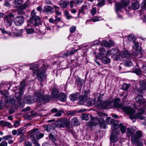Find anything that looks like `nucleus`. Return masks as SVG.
Returning a JSON list of instances; mask_svg holds the SVG:
<instances>
[{"label":"nucleus","instance_id":"obj_46","mask_svg":"<svg viewBox=\"0 0 146 146\" xmlns=\"http://www.w3.org/2000/svg\"><path fill=\"white\" fill-rule=\"evenodd\" d=\"M130 87V85L127 84H123L122 89V90L126 91Z\"/></svg>","mask_w":146,"mask_h":146},{"label":"nucleus","instance_id":"obj_53","mask_svg":"<svg viewBox=\"0 0 146 146\" xmlns=\"http://www.w3.org/2000/svg\"><path fill=\"white\" fill-rule=\"evenodd\" d=\"M64 14L66 18L68 19H70L72 18V17L67 11H65Z\"/></svg>","mask_w":146,"mask_h":146},{"label":"nucleus","instance_id":"obj_30","mask_svg":"<svg viewBox=\"0 0 146 146\" xmlns=\"http://www.w3.org/2000/svg\"><path fill=\"white\" fill-rule=\"evenodd\" d=\"M58 90L55 88H53L52 89V96L53 98H57L58 97Z\"/></svg>","mask_w":146,"mask_h":146},{"label":"nucleus","instance_id":"obj_51","mask_svg":"<svg viewBox=\"0 0 146 146\" xmlns=\"http://www.w3.org/2000/svg\"><path fill=\"white\" fill-rule=\"evenodd\" d=\"M134 36L132 35H129L127 37V40L129 41H134Z\"/></svg>","mask_w":146,"mask_h":146},{"label":"nucleus","instance_id":"obj_9","mask_svg":"<svg viewBox=\"0 0 146 146\" xmlns=\"http://www.w3.org/2000/svg\"><path fill=\"white\" fill-rule=\"evenodd\" d=\"M114 57L115 60L117 61L120 60L121 58H127L130 55L127 51H124L120 52L117 50V53L116 54H114Z\"/></svg>","mask_w":146,"mask_h":146},{"label":"nucleus","instance_id":"obj_20","mask_svg":"<svg viewBox=\"0 0 146 146\" xmlns=\"http://www.w3.org/2000/svg\"><path fill=\"white\" fill-rule=\"evenodd\" d=\"M99 54L96 56V58L98 59H100L106 55V52L105 51V48H100L99 49Z\"/></svg>","mask_w":146,"mask_h":146},{"label":"nucleus","instance_id":"obj_40","mask_svg":"<svg viewBox=\"0 0 146 146\" xmlns=\"http://www.w3.org/2000/svg\"><path fill=\"white\" fill-rule=\"evenodd\" d=\"M87 97L86 95H84L81 96L80 98V103L82 104L86 102L87 100Z\"/></svg>","mask_w":146,"mask_h":146},{"label":"nucleus","instance_id":"obj_16","mask_svg":"<svg viewBox=\"0 0 146 146\" xmlns=\"http://www.w3.org/2000/svg\"><path fill=\"white\" fill-rule=\"evenodd\" d=\"M54 11V9L52 6L47 5L44 7L43 12L46 14H49L53 13Z\"/></svg>","mask_w":146,"mask_h":146},{"label":"nucleus","instance_id":"obj_45","mask_svg":"<svg viewBox=\"0 0 146 146\" xmlns=\"http://www.w3.org/2000/svg\"><path fill=\"white\" fill-rule=\"evenodd\" d=\"M83 81L79 78L78 77L76 80V82L78 85L82 86Z\"/></svg>","mask_w":146,"mask_h":146},{"label":"nucleus","instance_id":"obj_33","mask_svg":"<svg viewBox=\"0 0 146 146\" xmlns=\"http://www.w3.org/2000/svg\"><path fill=\"white\" fill-rule=\"evenodd\" d=\"M117 50L115 49H113L111 50H108L107 52H106V56H110L112 54H113V56L114 54H116L117 53Z\"/></svg>","mask_w":146,"mask_h":146},{"label":"nucleus","instance_id":"obj_21","mask_svg":"<svg viewBox=\"0 0 146 146\" xmlns=\"http://www.w3.org/2000/svg\"><path fill=\"white\" fill-rule=\"evenodd\" d=\"M133 43L134 44V46H133V51H134L135 50V52L134 53H133V54L134 55H135L136 56H137V54L139 52V44L138 42H137L133 40Z\"/></svg>","mask_w":146,"mask_h":146},{"label":"nucleus","instance_id":"obj_22","mask_svg":"<svg viewBox=\"0 0 146 146\" xmlns=\"http://www.w3.org/2000/svg\"><path fill=\"white\" fill-rule=\"evenodd\" d=\"M128 135H129V134L130 136L132 137V135H134L138 139L139 138H141L142 136V133L140 131H137L136 133V135H135L132 133L131 130L129 129L128 131Z\"/></svg>","mask_w":146,"mask_h":146},{"label":"nucleus","instance_id":"obj_27","mask_svg":"<svg viewBox=\"0 0 146 146\" xmlns=\"http://www.w3.org/2000/svg\"><path fill=\"white\" fill-rule=\"evenodd\" d=\"M135 100L138 103L140 104H143L145 102L144 98L142 95H138L137 96Z\"/></svg>","mask_w":146,"mask_h":146},{"label":"nucleus","instance_id":"obj_23","mask_svg":"<svg viewBox=\"0 0 146 146\" xmlns=\"http://www.w3.org/2000/svg\"><path fill=\"white\" fill-rule=\"evenodd\" d=\"M117 133H111V135L110 137V139L111 143H115L118 141L117 138Z\"/></svg>","mask_w":146,"mask_h":146},{"label":"nucleus","instance_id":"obj_28","mask_svg":"<svg viewBox=\"0 0 146 146\" xmlns=\"http://www.w3.org/2000/svg\"><path fill=\"white\" fill-rule=\"evenodd\" d=\"M0 125L2 127H8L9 128L12 127V125L10 123L7 121H5L3 120L1 121H0Z\"/></svg>","mask_w":146,"mask_h":146},{"label":"nucleus","instance_id":"obj_56","mask_svg":"<svg viewBox=\"0 0 146 146\" xmlns=\"http://www.w3.org/2000/svg\"><path fill=\"white\" fill-rule=\"evenodd\" d=\"M76 111H68L67 113V115H74L75 114Z\"/></svg>","mask_w":146,"mask_h":146},{"label":"nucleus","instance_id":"obj_7","mask_svg":"<svg viewBox=\"0 0 146 146\" xmlns=\"http://www.w3.org/2000/svg\"><path fill=\"white\" fill-rule=\"evenodd\" d=\"M130 3V2L128 0H125L121 3H117L115 5V10L118 15V17L122 18V16L121 15H119L118 13V11L123 7H126Z\"/></svg>","mask_w":146,"mask_h":146},{"label":"nucleus","instance_id":"obj_42","mask_svg":"<svg viewBox=\"0 0 146 146\" xmlns=\"http://www.w3.org/2000/svg\"><path fill=\"white\" fill-rule=\"evenodd\" d=\"M140 85L141 88L144 90H146V81H142L140 82Z\"/></svg>","mask_w":146,"mask_h":146},{"label":"nucleus","instance_id":"obj_61","mask_svg":"<svg viewBox=\"0 0 146 146\" xmlns=\"http://www.w3.org/2000/svg\"><path fill=\"white\" fill-rule=\"evenodd\" d=\"M96 13V10L95 8H92V10L91 11V13L92 15H95Z\"/></svg>","mask_w":146,"mask_h":146},{"label":"nucleus","instance_id":"obj_39","mask_svg":"<svg viewBox=\"0 0 146 146\" xmlns=\"http://www.w3.org/2000/svg\"><path fill=\"white\" fill-rule=\"evenodd\" d=\"M22 30H17L13 32V34L15 36H20L22 35Z\"/></svg>","mask_w":146,"mask_h":146},{"label":"nucleus","instance_id":"obj_41","mask_svg":"<svg viewBox=\"0 0 146 146\" xmlns=\"http://www.w3.org/2000/svg\"><path fill=\"white\" fill-rule=\"evenodd\" d=\"M71 123L74 125H77L79 124L78 120L76 117H74L72 118Z\"/></svg>","mask_w":146,"mask_h":146},{"label":"nucleus","instance_id":"obj_10","mask_svg":"<svg viewBox=\"0 0 146 146\" xmlns=\"http://www.w3.org/2000/svg\"><path fill=\"white\" fill-rule=\"evenodd\" d=\"M119 127V128L122 134L125 132L126 128L125 126L123 125L122 123H120L119 125H117L116 123H113L112 126H111L112 130V132H113V133H116L115 131Z\"/></svg>","mask_w":146,"mask_h":146},{"label":"nucleus","instance_id":"obj_62","mask_svg":"<svg viewBox=\"0 0 146 146\" xmlns=\"http://www.w3.org/2000/svg\"><path fill=\"white\" fill-rule=\"evenodd\" d=\"M134 72L137 75H139L141 74V70L140 68H137L134 71Z\"/></svg>","mask_w":146,"mask_h":146},{"label":"nucleus","instance_id":"obj_58","mask_svg":"<svg viewBox=\"0 0 146 146\" xmlns=\"http://www.w3.org/2000/svg\"><path fill=\"white\" fill-rule=\"evenodd\" d=\"M85 9L82 6L80 8V9H79V12L78 13V14L80 15L81 13H82V14H84L85 12H84V11L85 10Z\"/></svg>","mask_w":146,"mask_h":146},{"label":"nucleus","instance_id":"obj_17","mask_svg":"<svg viewBox=\"0 0 146 146\" xmlns=\"http://www.w3.org/2000/svg\"><path fill=\"white\" fill-rule=\"evenodd\" d=\"M39 133V129L35 128L30 131L27 132L28 134L31 137L36 139V135Z\"/></svg>","mask_w":146,"mask_h":146},{"label":"nucleus","instance_id":"obj_14","mask_svg":"<svg viewBox=\"0 0 146 146\" xmlns=\"http://www.w3.org/2000/svg\"><path fill=\"white\" fill-rule=\"evenodd\" d=\"M30 21L31 23L35 26L40 24L41 21V18L38 16L30 19Z\"/></svg>","mask_w":146,"mask_h":146},{"label":"nucleus","instance_id":"obj_12","mask_svg":"<svg viewBox=\"0 0 146 146\" xmlns=\"http://www.w3.org/2000/svg\"><path fill=\"white\" fill-rule=\"evenodd\" d=\"M14 16L11 14L9 15H7L4 17V21L7 26L8 27L11 25L13 23L12 18Z\"/></svg>","mask_w":146,"mask_h":146},{"label":"nucleus","instance_id":"obj_8","mask_svg":"<svg viewBox=\"0 0 146 146\" xmlns=\"http://www.w3.org/2000/svg\"><path fill=\"white\" fill-rule=\"evenodd\" d=\"M42 68L37 73H36L37 74L38 79L40 81H42L44 80L46 76L44 75L45 70L47 69L48 68L46 65V64H43Z\"/></svg>","mask_w":146,"mask_h":146},{"label":"nucleus","instance_id":"obj_13","mask_svg":"<svg viewBox=\"0 0 146 146\" xmlns=\"http://www.w3.org/2000/svg\"><path fill=\"white\" fill-rule=\"evenodd\" d=\"M25 82L24 80L22 81L20 83L21 86L19 87V92H17L16 93V96L17 98H21L22 95H23V90L25 87Z\"/></svg>","mask_w":146,"mask_h":146},{"label":"nucleus","instance_id":"obj_24","mask_svg":"<svg viewBox=\"0 0 146 146\" xmlns=\"http://www.w3.org/2000/svg\"><path fill=\"white\" fill-rule=\"evenodd\" d=\"M131 141L133 143L136 144L137 146H143V144L139 142V139L134 135H132Z\"/></svg>","mask_w":146,"mask_h":146},{"label":"nucleus","instance_id":"obj_47","mask_svg":"<svg viewBox=\"0 0 146 146\" xmlns=\"http://www.w3.org/2000/svg\"><path fill=\"white\" fill-rule=\"evenodd\" d=\"M23 129H19L17 130V135H21V136L23 137L24 132Z\"/></svg>","mask_w":146,"mask_h":146},{"label":"nucleus","instance_id":"obj_44","mask_svg":"<svg viewBox=\"0 0 146 146\" xmlns=\"http://www.w3.org/2000/svg\"><path fill=\"white\" fill-rule=\"evenodd\" d=\"M124 65L128 67L131 66L132 65V62L130 60H125L124 62Z\"/></svg>","mask_w":146,"mask_h":146},{"label":"nucleus","instance_id":"obj_54","mask_svg":"<svg viewBox=\"0 0 146 146\" xmlns=\"http://www.w3.org/2000/svg\"><path fill=\"white\" fill-rule=\"evenodd\" d=\"M76 27L75 26H72L70 28V33H73L76 30Z\"/></svg>","mask_w":146,"mask_h":146},{"label":"nucleus","instance_id":"obj_1","mask_svg":"<svg viewBox=\"0 0 146 146\" xmlns=\"http://www.w3.org/2000/svg\"><path fill=\"white\" fill-rule=\"evenodd\" d=\"M7 93H4L0 100V106L9 107L11 109H14L16 106L15 101L13 98L8 96Z\"/></svg>","mask_w":146,"mask_h":146},{"label":"nucleus","instance_id":"obj_52","mask_svg":"<svg viewBox=\"0 0 146 146\" xmlns=\"http://www.w3.org/2000/svg\"><path fill=\"white\" fill-rule=\"evenodd\" d=\"M48 137L49 139L52 141H54L56 139V138L55 136L52 134H50L48 135Z\"/></svg>","mask_w":146,"mask_h":146},{"label":"nucleus","instance_id":"obj_43","mask_svg":"<svg viewBox=\"0 0 146 146\" xmlns=\"http://www.w3.org/2000/svg\"><path fill=\"white\" fill-rule=\"evenodd\" d=\"M91 20L92 21L96 22L102 20V19L101 17L95 16L93 17H92Z\"/></svg>","mask_w":146,"mask_h":146},{"label":"nucleus","instance_id":"obj_26","mask_svg":"<svg viewBox=\"0 0 146 146\" xmlns=\"http://www.w3.org/2000/svg\"><path fill=\"white\" fill-rule=\"evenodd\" d=\"M69 2L66 0H61L59 2V5L62 8H65L69 5Z\"/></svg>","mask_w":146,"mask_h":146},{"label":"nucleus","instance_id":"obj_31","mask_svg":"<svg viewBox=\"0 0 146 146\" xmlns=\"http://www.w3.org/2000/svg\"><path fill=\"white\" fill-rule=\"evenodd\" d=\"M79 94L78 93L72 94L70 95L69 98L70 100L72 101H74L78 99Z\"/></svg>","mask_w":146,"mask_h":146},{"label":"nucleus","instance_id":"obj_25","mask_svg":"<svg viewBox=\"0 0 146 146\" xmlns=\"http://www.w3.org/2000/svg\"><path fill=\"white\" fill-rule=\"evenodd\" d=\"M24 102L27 103L31 104L34 102V98L31 96H25L24 98Z\"/></svg>","mask_w":146,"mask_h":146},{"label":"nucleus","instance_id":"obj_3","mask_svg":"<svg viewBox=\"0 0 146 146\" xmlns=\"http://www.w3.org/2000/svg\"><path fill=\"white\" fill-rule=\"evenodd\" d=\"M120 99L119 98L115 99L113 103V107H115L117 108H120L123 110L127 114H133L134 113V110L132 108L129 106H123L121 105L119 103L120 101Z\"/></svg>","mask_w":146,"mask_h":146},{"label":"nucleus","instance_id":"obj_6","mask_svg":"<svg viewBox=\"0 0 146 146\" xmlns=\"http://www.w3.org/2000/svg\"><path fill=\"white\" fill-rule=\"evenodd\" d=\"M70 119L63 118L58 120L55 123L59 128H69L70 126Z\"/></svg>","mask_w":146,"mask_h":146},{"label":"nucleus","instance_id":"obj_18","mask_svg":"<svg viewBox=\"0 0 146 146\" xmlns=\"http://www.w3.org/2000/svg\"><path fill=\"white\" fill-rule=\"evenodd\" d=\"M102 106L105 109L110 108L113 107V102L111 100H108L104 102Z\"/></svg>","mask_w":146,"mask_h":146},{"label":"nucleus","instance_id":"obj_60","mask_svg":"<svg viewBox=\"0 0 146 146\" xmlns=\"http://www.w3.org/2000/svg\"><path fill=\"white\" fill-rule=\"evenodd\" d=\"M26 31L27 33L28 34L32 33L34 32L33 29L32 28L27 29Z\"/></svg>","mask_w":146,"mask_h":146},{"label":"nucleus","instance_id":"obj_59","mask_svg":"<svg viewBox=\"0 0 146 146\" xmlns=\"http://www.w3.org/2000/svg\"><path fill=\"white\" fill-rule=\"evenodd\" d=\"M0 30L1 31L2 33H3L4 35L5 34H7L9 35H11V33L9 32L6 31L4 29L0 28Z\"/></svg>","mask_w":146,"mask_h":146},{"label":"nucleus","instance_id":"obj_63","mask_svg":"<svg viewBox=\"0 0 146 146\" xmlns=\"http://www.w3.org/2000/svg\"><path fill=\"white\" fill-rule=\"evenodd\" d=\"M74 3L76 5H80L83 2V0H74Z\"/></svg>","mask_w":146,"mask_h":146},{"label":"nucleus","instance_id":"obj_15","mask_svg":"<svg viewBox=\"0 0 146 146\" xmlns=\"http://www.w3.org/2000/svg\"><path fill=\"white\" fill-rule=\"evenodd\" d=\"M24 18L21 16L16 17L14 19V22L17 26H19L22 24L24 23Z\"/></svg>","mask_w":146,"mask_h":146},{"label":"nucleus","instance_id":"obj_5","mask_svg":"<svg viewBox=\"0 0 146 146\" xmlns=\"http://www.w3.org/2000/svg\"><path fill=\"white\" fill-rule=\"evenodd\" d=\"M100 123L101 127L104 129L106 127V123L105 120L102 118L99 119L98 117H96L92 118L89 122V124L91 126H94L98 125Z\"/></svg>","mask_w":146,"mask_h":146},{"label":"nucleus","instance_id":"obj_32","mask_svg":"<svg viewBox=\"0 0 146 146\" xmlns=\"http://www.w3.org/2000/svg\"><path fill=\"white\" fill-rule=\"evenodd\" d=\"M30 70H32L33 71V74L35 75L36 73H37L39 71L38 70V66L37 64H35L32 66L30 68Z\"/></svg>","mask_w":146,"mask_h":146},{"label":"nucleus","instance_id":"obj_50","mask_svg":"<svg viewBox=\"0 0 146 146\" xmlns=\"http://www.w3.org/2000/svg\"><path fill=\"white\" fill-rule=\"evenodd\" d=\"M64 113V111L62 110H60L57 113L54 115V116L56 117H60L62 115V113Z\"/></svg>","mask_w":146,"mask_h":146},{"label":"nucleus","instance_id":"obj_4","mask_svg":"<svg viewBox=\"0 0 146 146\" xmlns=\"http://www.w3.org/2000/svg\"><path fill=\"white\" fill-rule=\"evenodd\" d=\"M35 95L36 98V100L37 102L39 103H41L42 102H47L49 101L51 99L46 95H44L42 91H37L35 93Z\"/></svg>","mask_w":146,"mask_h":146},{"label":"nucleus","instance_id":"obj_19","mask_svg":"<svg viewBox=\"0 0 146 146\" xmlns=\"http://www.w3.org/2000/svg\"><path fill=\"white\" fill-rule=\"evenodd\" d=\"M140 6L139 1L137 0L132 1V4L131 5V7L134 10H136L139 9Z\"/></svg>","mask_w":146,"mask_h":146},{"label":"nucleus","instance_id":"obj_35","mask_svg":"<svg viewBox=\"0 0 146 146\" xmlns=\"http://www.w3.org/2000/svg\"><path fill=\"white\" fill-rule=\"evenodd\" d=\"M59 100L62 102H64L66 100V96L64 93H60L58 97Z\"/></svg>","mask_w":146,"mask_h":146},{"label":"nucleus","instance_id":"obj_2","mask_svg":"<svg viewBox=\"0 0 146 146\" xmlns=\"http://www.w3.org/2000/svg\"><path fill=\"white\" fill-rule=\"evenodd\" d=\"M23 0H15L13 3V6L17 8L18 13L19 14H24V12L23 10L28 7L30 5V2L28 0L23 4Z\"/></svg>","mask_w":146,"mask_h":146},{"label":"nucleus","instance_id":"obj_48","mask_svg":"<svg viewBox=\"0 0 146 146\" xmlns=\"http://www.w3.org/2000/svg\"><path fill=\"white\" fill-rule=\"evenodd\" d=\"M44 134H42V133H40V130H39V133L38 134H37L36 135V136H35L36 137L35 139H40L42 137H43L44 136Z\"/></svg>","mask_w":146,"mask_h":146},{"label":"nucleus","instance_id":"obj_34","mask_svg":"<svg viewBox=\"0 0 146 146\" xmlns=\"http://www.w3.org/2000/svg\"><path fill=\"white\" fill-rule=\"evenodd\" d=\"M81 48V46H79L77 49H75L74 48H73L71 50L67 51V54H68V56L73 54L75 52H76Z\"/></svg>","mask_w":146,"mask_h":146},{"label":"nucleus","instance_id":"obj_37","mask_svg":"<svg viewBox=\"0 0 146 146\" xmlns=\"http://www.w3.org/2000/svg\"><path fill=\"white\" fill-rule=\"evenodd\" d=\"M101 59L102 63L104 64H109L110 62V59L106 56L103 57Z\"/></svg>","mask_w":146,"mask_h":146},{"label":"nucleus","instance_id":"obj_11","mask_svg":"<svg viewBox=\"0 0 146 146\" xmlns=\"http://www.w3.org/2000/svg\"><path fill=\"white\" fill-rule=\"evenodd\" d=\"M134 110V113L133 114H129V115H130L129 117V118L132 120L136 118L140 119H143V118L141 115L144 113L145 111L144 109L143 108H141L140 109L138 110L137 114L135 116L133 115L135 113V111Z\"/></svg>","mask_w":146,"mask_h":146},{"label":"nucleus","instance_id":"obj_55","mask_svg":"<svg viewBox=\"0 0 146 146\" xmlns=\"http://www.w3.org/2000/svg\"><path fill=\"white\" fill-rule=\"evenodd\" d=\"M44 128L47 131H49L51 129V126L49 125H46L44 126Z\"/></svg>","mask_w":146,"mask_h":146},{"label":"nucleus","instance_id":"obj_29","mask_svg":"<svg viewBox=\"0 0 146 146\" xmlns=\"http://www.w3.org/2000/svg\"><path fill=\"white\" fill-rule=\"evenodd\" d=\"M16 98L17 99V103L19 104V106L21 108H23V106L24 105V101H23L22 100V98L23 95H22L21 97V98H17L16 96V95H15Z\"/></svg>","mask_w":146,"mask_h":146},{"label":"nucleus","instance_id":"obj_38","mask_svg":"<svg viewBox=\"0 0 146 146\" xmlns=\"http://www.w3.org/2000/svg\"><path fill=\"white\" fill-rule=\"evenodd\" d=\"M95 101L93 99L89 98L87 100L86 104L88 106H92L95 103Z\"/></svg>","mask_w":146,"mask_h":146},{"label":"nucleus","instance_id":"obj_49","mask_svg":"<svg viewBox=\"0 0 146 146\" xmlns=\"http://www.w3.org/2000/svg\"><path fill=\"white\" fill-rule=\"evenodd\" d=\"M82 119L87 120L89 118L87 114H83L81 116Z\"/></svg>","mask_w":146,"mask_h":146},{"label":"nucleus","instance_id":"obj_64","mask_svg":"<svg viewBox=\"0 0 146 146\" xmlns=\"http://www.w3.org/2000/svg\"><path fill=\"white\" fill-rule=\"evenodd\" d=\"M24 146H32V145L31 142L27 141L25 142Z\"/></svg>","mask_w":146,"mask_h":146},{"label":"nucleus","instance_id":"obj_57","mask_svg":"<svg viewBox=\"0 0 146 146\" xmlns=\"http://www.w3.org/2000/svg\"><path fill=\"white\" fill-rule=\"evenodd\" d=\"M112 120L110 117H108L106 119V121L107 124H110L112 122Z\"/></svg>","mask_w":146,"mask_h":146},{"label":"nucleus","instance_id":"obj_36","mask_svg":"<svg viewBox=\"0 0 146 146\" xmlns=\"http://www.w3.org/2000/svg\"><path fill=\"white\" fill-rule=\"evenodd\" d=\"M102 45L106 47L108 46H112L113 43L110 40L109 41V42H108L106 40H103L102 42Z\"/></svg>","mask_w":146,"mask_h":146}]
</instances>
